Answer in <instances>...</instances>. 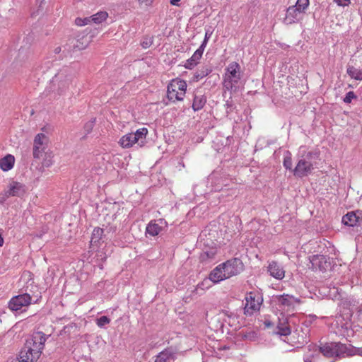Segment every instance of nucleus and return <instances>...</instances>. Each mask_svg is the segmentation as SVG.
<instances>
[{"instance_id": "obj_1", "label": "nucleus", "mask_w": 362, "mask_h": 362, "mask_svg": "<svg viewBox=\"0 0 362 362\" xmlns=\"http://www.w3.org/2000/svg\"><path fill=\"white\" fill-rule=\"evenodd\" d=\"M313 351L307 355L305 362H317L320 353L327 358L351 356L355 354L362 356V347L355 349L351 345H346L340 342L327 343L317 349L313 346Z\"/></svg>"}, {"instance_id": "obj_2", "label": "nucleus", "mask_w": 362, "mask_h": 362, "mask_svg": "<svg viewBox=\"0 0 362 362\" xmlns=\"http://www.w3.org/2000/svg\"><path fill=\"white\" fill-rule=\"evenodd\" d=\"M47 340L45 334L42 332H34L25 341L19 352V362H37L42 355Z\"/></svg>"}, {"instance_id": "obj_3", "label": "nucleus", "mask_w": 362, "mask_h": 362, "mask_svg": "<svg viewBox=\"0 0 362 362\" xmlns=\"http://www.w3.org/2000/svg\"><path fill=\"white\" fill-rule=\"evenodd\" d=\"M243 75L240 65L236 62H230L225 69L223 75L224 88L230 91H236Z\"/></svg>"}, {"instance_id": "obj_4", "label": "nucleus", "mask_w": 362, "mask_h": 362, "mask_svg": "<svg viewBox=\"0 0 362 362\" xmlns=\"http://www.w3.org/2000/svg\"><path fill=\"white\" fill-rule=\"evenodd\" d=\"M274 301L281 315L286 314L289 316L293 315L292 313L296 310V306L301 303L299 298L288 294L276 296Z\"/></svg>"}, {"instance_id": "obj_5", "label": "nucleus", "mask_w": 362, "mask_h": 362, "mask_svg": "<svg viewBox=\"0 0 362 362\" xmlns=\"http://www.w3.org/2000/svg\"><path fill=\"white\" fill-rule=\"evenodd\" d=\"M147 134V128H140L134 133H128L122 136L119 141V144L123 148H129L136 144L141 147L144 146L146 143Z\"/></svg>"}, {"instance_id": "obj_6", "label": "nucleus", "mask_w": 362, "mask_h": 362, "mask_svg": "<svg viewBox=\"0 0 362 362\" xmlns=\"http://www.w3.org/2000/svg\"><path fill=\"white\" fill-rule=\"evenodd\" d=\"M187 87V85L185 81L180 78L173 79L167 87L168 99L173 103L183 100L186 94Z\"/></svg>"}, {"instance_id": "obj_7", "label": "nucleus", "mask_w": 362, "mask_h": 362, "mask_svg": "<svg viewBox=\"0 0 362 362\" xmlns=\"http://www.w3.org/2000/svg\"><path fill=\"white\" fill-rule=\"evenodd\" d=\"M26 192L25 185L21 182L11 180L7 189L0 193V203H4L10 197H22Z\"/></svg>"}, {"instance_id": "obj_8", "label": "nucleus", "mask_w": 362, "mask_h": 362, "mask_svg": "<svg viewBox=\"0 0 362 362\" xmlns=\"http://www.w3.org/2000/svg\"><path fill=\"white\" fill-rule=\"evenodd\" d=\"M49 138L42 133L37 134L33 140V156L35 159H40L44 153L47 152Z\"/></svg>"}, {"instance_id": "obj_9", "label": "nucleus", "mask_w": 362, "mask_h": 362, "mask_svg": "<svg viewBox=\"0 0 362 362\" xmlns=\"http://www.w3.org/2000/svg\"><path fill=\"white\" fill-rule=\"evenodd\" d=\"M262 301V298L259 293L253 291L247 293L245 296V314L252 315L258 311Z\"/></svg>"}, {"instance_id": "obj_10", "label": "nucleus", "mask_w": 362, "mask_h": 362, "mask_svg": "<svg viewBox=\"0 0 362 362\" xmlns=\"http://www.w3.org/2000/svg\"><path fill=\"white\" fill-rule=\"evenodd\" d=\"M32 297L28 293H23L11 298L8 307L12 311H18L31 304Z\"/></svg>"}, {"instance_id": "obj_11", "label": "nucleus", "mask_w": 362, "mask_h": 362, "mask_svg": "<svg viewBox=\"0 0 362 362\" xmlns=\"http://www.w3.org/2000/svg\"><path fill=\"white\" fill-rule=\"evenodd\" d=\"M168 226V223L163 218L151 220L146 227L145 235L151 237L158 235Z\"/></svg>"}, {"instance_id": "obj_12", "label": "nucleus", "mask_w": 362, "mask_h": 362, "mask_svg": "<svg viewBox=\"0 0 362 362\" xmlns=\"http://www.w3.org/2000/svg\"><path fill=\"white\" fill-rule=\"evenodd\" d=\"M222 265L224 268L223 272L226 273L228 279L238 274L243 270V267L241 260L238 258L228 260L222 263Z\"/></svg>"}, {"instance_id": "obj_13", "label": "nucleus", "mask_w": 362, "mask_h": 362, "mask_svg": "<svg viewBox=\"0 0 362 362\" xmlns=\"http://www.w3.org/2000/svg\"><path fill=\"white\" fill-rule=\"evenodd\" d=\"M313 170V165L311 162L307 161L305 159H300L298 160L296 168L292 170L295 176L303 177L311 173Z\"/></svg>"}, {"instance_id": "obj_14", "label": "nucleus", "mask_w": 362, "mask_h": 362, "mask_svg": "<svg viewBox=\"0 0 362 362\" xmlns=\"http://www.w3.org/2000/svg\"><path fill=\"white\" fill-rule=\"evenodd\" d=\"M310 262L313 269L326 271L330 266V262L326 256L322 255H313L310 257Z\"/></svg>"}, {"instance_id": "obj_15", "label": "nucleus", "mask_w": 362, "mask_h": 362, "mask_svg": "<svg viewBox=\"0 0 362 362\" xmlns=\"http://www.w3.org/2000/svg\"><path fill=\"white\" fill-rule=\"evenodd\" d=\"M268 272L272 276L279 280L284 279L285 276V270L275 261H272L269 264Z\"/></svg>"}, {"instance_id": "obj_16", "label": "nucleus", "mask_w": 362, "mask_h": 362, "mask_svg": "<svg viewBox=\"0 0 362 362\" xmlns=\"http://www.w3.org/2000/svg\"><path fill=\"white\" fill-rule=\"evenodd\" d=\"M93 35H83L81 37L78 36V38L76 40L75 42L73 45V49L71 50L72 52L76 51H81L85 49L90 42L92 40Z\"/></svg>"}, {"instance_id": "obj_17", "label": "nucleus", "mask_w": 362, "mask_h": 362, "mask_svg": "<svg viewBox=\"0 0 362 362\" xmlns=\"http://www.w3.org/2000/svg\"><path fill=\"white\" fill-rule=\"evenodd\" d=\"M224 268L222 264L216 267L209 274V279L214 283H218L228 279L226 274L223 272Z\"/></svg>"}, {"instance_id": "obj_18", "label": "nucleus", "mask_w": 362, "mask_h": 362, "mask_svg": "<svg viewBox=\"0 0 362 362\" xmlns=\"http://www.w3.org/2000/svg\"><path fill=\"white\" fill-rule=\"evenodd\" d=\"M204 49L203 47H200L197 49L193 55L186 61L184 66L187 69H192L194 66H196L199 62Z\"/></svg>"}, {"instance_id": "obj_19", "label": "nucleus", "mask_w": 362, "mask_h": 362, "mask_svg": "<svg viewBox=\"0 0 362 362\" xmlns=\"http://www.w3.org/2000/svg\"><path fill=\"white\" fill-rule=\"evenodd\" d=\"M283 315L282 319L279 320V322L276 326V333L280 336H288L291 333V327L288 324V319L286 317H284Z\"/></svg>"}, {"instance_id": "obj_20", "label": "nucleus", "mask_w": 362, "mask_h": 362, "mask_svg": "<svg viewBox=\"0 0 362 362\" xmlns=\"http://www.w3.org/2000/svg\"><path fill=\"white\" fill-rule=\"evenodd\" d=\"M15 157L11 154H7L0 158V168L4 172L11 170L15 164Z\"/></svg>"}, {"instance_id": "obj_21", "label": "nucleus", "mask_w": 362, "mask_h": 362, "mask_svg": "<svg viewBox=\"0 0 362 362\" xmlns=\"http://www.w3.org/2000/svg\"><path fill=\"white\" fill-rule=\"evenodd\" d=\"M300 9H298L297 6H292L287 8L286 11V18H290L289 23H296L295 19L296 21H299L301 19V16L303 14Z\"/></svg>"}, {"instance_id": "obj_22", "label": "nucleus", "mask_w": 362, "mask_h": 362, "mask_svg": "<svg viewBox=\"0 0 362 362\" xmlns=\"http://www.w3.org/2000/svg\"><path fill=\"white\" fill-rule=\"evenodd\" d=\"M174 357V352L169 349L161 351L156 358L155 362H170Z\"/></svg>"}, {"instance_id": "obj_23", "label": "nucleus", "mask_w": 362, "mask_h": 362, "mask_svg": "<svg viewBox=\"0 0 362 362\" xmlns=\"http://www.w3.org/2000/svg\"><path fill=\"white\" fill-rule=\"evenodd\" d=\"M206 103V98L204 95H195L193 103L192 109L194 111L202 110Z\"/></svg>"}, {"instance_id": "obj_24", "label": "nucleus", "mask_w": 362, "mask_h": 362, "mask_svg": "<svg viewBox=\"0 0 362 362\" xmlns=\"http://www.w3.org/2000/svg\"><path fill=\"white\" fill-rule=\"evenodd\" d=\"M359 217L354 212H349L342 218V223L349 226H354L358 222Z\"/></svg>"}, {"instance_id": "obj_25", "label": "nucleus", "mask_w": 362, "mask_h": 362, "mask_svg": "<svg viewBox=\"0 0 362 362\" xmlns=\"http://www.w3.org/2000/svg\"><path fill=\"white\" fill-rule=\"evenodd\" d=\"M217 253L216 248H210L203 251L199 255V259L202 262H206L214 259Z\"/></svg>"}, {"instance_id": "obj_26", "label": "nucleus", "mask_w": 362, "mask_h": 362, "mask_svg": "<svg viewBox=\"0 0 362 362\" xmlns=\"http://www.w3.org/2000/svg\"><path fill=\"white\" fill-rule=\"evenodd\" d=\"M41 165L42 168H49L54 163V154L51 151L43 153Z\"/></svg>"}, {"instance_id": "obj_27", "label": "nucleus", "mask_w": 362, "mask_h": 362, "mask_svg": "<svg viewBox=\"0 0 362 362\" xmlns=\"http://www.w3.org/2000/svg\"><path fill=\"white\" fill-rule=\"evenodd\" d=\"M346 73L353 79L358 81L362 80V69H357L354 66H349Z\"/></svg>"}, {"instance_id": "obj_28", "label": "nucleus", "mask_w": 362, "mask_h": 362, "mask_svg": "<svg viewBox=\"0 0 362 362\" xmlns=\"http://www.w3.org/2000/svg\"><path fill=\"white\" fill-rule=\"evenodd\" d=\"M108 17V13L106 11H100L97 13L90 16V23H103Z\"/></svg>"}, {"instance_id": "obj_29", "label": "nucleus", "mask_w": 362, "mask_h": 362, "mask_svg": "<svg viewBox=\"0 0 362 362\" xmlns=\"http://www.w3.org/2000/svg\"><path fill=\"white\" fill-rule=\"evenodd\" d=\"M227 319H225V321L230 326L234 327L235 329L240 327L239 321L238 320V317L234 314L226 315Z\"/></svg>"}, {"instance_id": "obj_30", "label": "nucleus", "mask_w": 362, "mask_h": 362, "mask_svg": "<svg viewBox=\"0 0 362 362\" xmlns=\"http://www.w3.org/2000/svg\"><path fill=\"white\" fill-rule=\"evenodd\" d=\"M103 229L100 228H95L92 233V238L91 241L93 242H97L101 240L103 235Z\"/></svg>"}, {"instance_id": "obj_31", "label": "nucleus", "mask_w": 362, "mask_h": 362, "mask_svg": "<svg viewBox=\"0 0 362 362\" xmlns=\"http://www.w3.org/2000/svg\"><path fill=\"white\" fill-rule=\"evenodd\" d=\"M153 42L152 37L146 36L141 41V45L144 49H147L153 45Z\"/></svg>"}, {"instance_id": "obj_32", "label": "nucleus", "mask_w": 362, "mask_h": 362, "mask_svg": "<svg viewBox=\"0 0 362 362\" xmlns=\"http://www.w3.org/2000/svg\"><path fill=\"white\" fill-rule=\"evenodd\" d=\"M94 124H95V119L88 121L87 122L85 123V124L83 126V130H84L85 134L87 135L92 132V130L94 127Z\"/></svg>"}, {"instance_id": "obj_33", "label": "nucleus", "mask_w": 362, "mask_h": 362, "mask_svg": "<svg viewBox=\"0 0 362 362\" xmlns=\"http://www.w3.org/2000/svg\"><path fill=\"white\" fill-rule=\"evenodd\" d=\"M295 6L304 12L309 6V0H297Z\"/></svg>"}, {"instance_id": "obj_34", "label": "nucleus", "mask_w": 362, "mask_h": 362, "mask_svg": "<svg viewBox=\"0 0 362 362\" xmlns=\"http://www.w3.org/2000/svg\"><path fill=\"white\" fill-rule=\"evenodd\" d=\"M110 322V319L107 316H102L98 318L96 321V324L99 327H103L104 325H107Z\"/></svg>"}, {"instance_id": "obj_35", "label": "nucleus", "mask_w": 362, "mask_h": 362, "mask_svg": "<svg viewBox=\"0 0 362 362\" xmlns=\"http://www.w3.org/2000/svg\"><path fill=\"white\" fill-rule=\"evenodd\" d=\"M283 164L286 169L292 170V158L290 155L284 157Z\"/></svg>"}, {"instance_id": "obj_36", "label": "nucleus", "mask_w": 362, "mask_h": 362, "mask_svg": "<svg viewBox=\"0 0 362 362\" xmlns=\"http://www.w3.org/2000/svg\"><path fill=\"white\" fill-rule=\"evenodd\" d=\"M356 96L353 91H349L346 93L345 98H344V102L346 103H350L354 98H356Z\"/></svg>"}, {"instance_id": "obj_37", "label": "nucleus", "mask_w": 362, "mask_h": 362, "mask_svg": "<svg viewBox=\"0 0 362 362\" xmlns=\"http://www.w3.org/2000/svg\"><path fill=\"white\" fill-rule=\"evenodd\" d=\"M212 34V32L210 31L209 30H207L206 31V33H205V37H204V40L202 42V44L201 45L200 47H203L204 49L206 47V45L207 43V41L209 40V39L210 38L211 35Z\"/></svg>"}, {"instance_id": "obj_38", "label": "nucleus", "mask_w": 362, "mask_h": 362, "mask_svg": "<svg viewBox=\"0 0 362 362\" xmlns=\"http://www.w3.org/2000/svg\"><path fill=\"white\" fill-rule=\"evenodd\" d=\"M334 1L337 4V5L342 6H348L349 4H351L350 0H334Z\"/></svg>"}, {"instance_id": "obj_39", "label": "nucleus", "mask_w": 362, "mask_h": 362, "mask_svg": "<svg viewBox=\"0 0 362 362\" xmlns=\"http://www.w3.org/2000/svg\"><path fill=\"white\" fill-rule=\"evenodd\" d=\"M74 23H90V18L86 17L84 18H81L80 17H77L75 19Z\"/></svg>"}, {"instance_id": "obj_40", "label": "nucleus", "mask_w": 362, "mask_h": 362, "mask_svg": "<svg viewBox=\"0 0 362 362\" xmlns=\"http://www.w3.org/2000/svg\"><path fill=\"white\" fill-rule=\"evenodd\" d=\"M45 4V0H36V4L38 5V10L37 11V13L40 9L42 8V4Z\"/></svg>"}, {"instance_id": "obj_41", "label": "nucleus", "mask_w": 362, "mask_h": 362, "mask_svg": "<svg viewBox=\"0 0 362 362\" xmlns=\"http://www.w3.org/2000/svg\"><path fill=\"white\" fill-rule=\"evenodd\" d=\"M153 0H139L141 4H144L146 6L150 5Z\"/></svg>"}, {"instance_id": "obj_42", "label": "nucleus", "mask_w": 362, "mask_h": 362, "mask_svg": "<svg viewBox=\"0 0 362 362\" xmlns=\"http://www.w3.org/2000/svg\"><path fill=\"white\" fill-rule=\"evenodd\" d=\"M180 0H170V4L173 6H178V3Z\"/></svg>"}, {"instance_id": "obj_43", "label": "nucleus", "mask_w": 362, "mask_h": 362, "mask_svg": "<svg viewBox=\"0 0 362 362\" xmlns=\"http://www.w3.org/2000/svg\"><path fill=\"white\" fill-rule=\"evenodd\" d=\"M54 52L55 54H59L61 52V47H56L54 49Z\"/></svg>"}, {"instance_id": "obj_44", "label": "nucleus", "mask_w": 362, "mask_h": 362, "mask_svg": "<svg viewBox=\"0 0 362 362\" xmlns=\"http://www.w3.org/2000/svg\"><path fill=\"white\" fill-rule=\"evenodd\" d=\"M202 285H204V281H202L201 284H199L197 287L199 288Z\"/></svg>"}, {"instance_id": "obj_45", "label": "nucleus", "mask_w": 362, "mask_h": 362, "mask_svg": "<svg viewBox=\"0 0 362 362\" xmlns=\"http://www.w3.org/2000/svg\"><path fill=\"white\" fill-rule=\"evenodd\" d=\"M31 15L32 16H35V15H37V13H36V12L33 11V12H32Z\"/></svg>"}]
</instances>
